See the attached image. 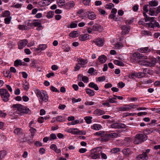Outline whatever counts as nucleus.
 Listing matches in <instances>:
<instances>
[{
  "label": "nucleus",
  "instance_id": "f257e3e1",
  "mask_svg": "<svg viewBox=\"0 0 160 160\" xmlns=\"http://www.w3.org/2000/svg\"><path fill=\"white\" fill-rule=\"evenodd\" d=\"M12 107L15 108V110H18L21 113L29 114L31 113V111L28 108L21 104L13 105Z\"/></svg>",
  "mask_w": 160,
  "mask_h": 160
},
{
  "label": "nucleus",
  "instance_id": "f03ea898",
  "mask_svg": "<svg viewBox=\"0 0 160 160\" xmlns=\"http://www.w3.org/2000/svg\"><path fill=\"white\" fill-rule=\"evenodd\" d=\"M36 95L39 98V101L40 102L42 103V101L46 102L48 101V96L45 92L43 91L42 92L40 91H38Z\"/></svg>",
  "mask_w": 160,
  "mask_h": 160
},
{
  "label": "nucleus",
  "instance_id": "7ed1b4c3",
  "mask_svg": "<svg viewBox=\"0 0 160 160\" xmlns=\"http://www.w3.org/2000/svg\"><path fill=\"white\" fill-rule=\"evenodd\" d=\"M146 136L141 133L137 134L134 138V142L136 144H138L141 143L145 139Z\"/></svg>",
  "mask_w": 160,
  "mask_h": 160
},
{
  "label": "nucleus",
  "instance_id": "20e7f679",
  "mask_svg": "<svg viewBox=\"0 0 160 160\" xmlns=\"http://www.w3.org/2000/svg\"><path fill=\"white\" fill-rule=\"evenodd\" d=\"M0 95L2 100L4 102H7L9 100L10 94L6 89H0Z\"/></svg>",
  "mask_w": 160,
  "mask_h": 160
},
{
  "label": "nucleus",
  "instance_id": "39448f33",
  "mask_svg": "<svg viewBox=\"0 0 160 160\" xmlns=\"http://www.w3.org/2000/svg\"><path fill=\"white\" fill-rule=\"evenodd\" d=\"M28 23L29 24L28 26L29 28H33V27H37L36 29L38 31L41 30L43 28L40 22H36L33 23L28 22Z\"/></svg>",
  "mask_w": 160,
  "mask_h": 160
},
{
  "label": "nucleus",
  "instance_id": "423d86ee",
  "mask_svg": "<svg viewBox=\"0 0 160 160\" xmlns=\"http://www.w3.org/2000/svg\"><path fill=\"white\" fill-rule=\"evenodd\" d=\"M144 25L147 27L154 28L155 27H160L159 24L158 22H156L155 21H151V22L144 23Z\"/></svg>",
  "mask_w": 160,
  "mask_h": 160
},
{
  "label": "nucleus",
  "instance_id": "0eeeda50",
  "mask_svg": "<svg viewBox=\"0 0 160 160\" xmlns=\"http://www.w3.org/2000/svg\"><path fill=\"white\" fill-rule=\"evenodd\" d=\"M104 41L102 38H98L93 40V42L98 47H102L103 45Z\"/></svg>",
  "mask_w": 160,
  "mask_h": 160
},
{
  "label": "nucleus",
  "instance_id": "6e6552de",
  "mask_svg": "<svg viewBox=\"0 0 160 160\" xmlns=\"http://www.w3.org/2000/svg\"><path fill=\"white\" fill-rule=\"evenodd\" d=\"M47 48V45L46 44H40L39 45L38 47L36 48H33L34 51L36 52H39L42 51L44 50Z\"/></svg>",
  "mask_w": 160,
  "mask_h": 160
},
{
  "label": "nucleus",
  "instance_id": "1a4fd4ad",
  "mask_svg": "<svg viewBox=\"0 0 160 160\" xmlns=\"http://www.w3.org/2000/svg\"><path fill=\"white\" fill-rule=\"evenodd\" d=\"M133 56L139 59H148L147 56L138 52L134 53Z\"/></svg>",
  "mask_w": 160,
  "mask_h": 160
},
{
  "label": "nucleus",
  "instance_id": "9d476101",
  "mask_svg": "<svg viewBox=\"0 0 160 160\" xmlns=\"http://www.w3.org/2000/svg\"><path fill=\"white\" fill-rule=\"evenodd\" d=\"M28 43V41L26 39L22 40L20 41L18 44V48L22 49Z\"/></svg>",
  "mask_w": 160,
  "mask_h": 160
},
{
  "label": "nucleus",
  "instance_id": "9b49d317",
  "mask_svg": "<svg viewBox=\"0 0 160 160\" xmlns=\"http://www.w3.org/2000/svg\"><path fill=\"white\" fill-rule=\"evenodd\" d=\"M111 127L112 128H125L126 126L122 123H114L111 124Z\"/></svg>",
  "mask_w": 160,
  "mask_h": 160
},
{
  "label": "nucleus",
  "instance_id": "f8f14e48",
  "mask_svg": "<svg viewBox=\"0 0 160 160\" xmlns=\"http://www.w3.org/2000/svg\"><path fill=\"white\" fill-rule=\"evenodd\" d=\"M148 5H146L144 6L143 8V10L144 12H143V14L144 16L145 17V20H152L154 19L153 18H151L150 19H149V17H148V16L146 14V12H147L148 11Z\"/></svg>",
  "mask_w": 160,
  "mask_h": 160
},
{
  "label": "nucleus",
  "instance_id": "ddd939ff",
  "mask_svg": "<svg viewBox=\"0 0 160 160\" xmlns=\"http://www.w3.org/2000/svg\"><path fill=\"white\" fill-rule=\"evenodd\" d=\"M67 132L74 134H80V131L77 128H70L67 130Z\"/></svg>",
  "mask_w": 160,
  "mask_h": 160
},
{
  "label": "nucleus",
  "instance_id": "4468645a",
  "mask_svg": "<svg viewBox=\"0 0 160 160\" xmlns=\"http://www.w3.org/2000/svg\"><path fill=\"white\" fill-rule=\"evenodd\" d=\"M121 28L122 30V34L124 35L128 34L130 30L128 26H126L125 25H123Z\"/></svg>",
  "mask_w": 160,
  "mask_h": 160
},
{
  "label": "nucleus",
  "instance_id": "2eb2a0df",
  "mask_svg": "<svg viewBox=\"0 0 160 160\" xmlns=\"http://www.w3.org/2000/svg\"><path fill=\"white\" fill-rule=\"evenodd\" d=\"M137 160H147L148 158V154L144 153L139 155L137 158Z\"/></svg>",
  "mask_w": 160,
  "mask_h": 160
},
{
  "label": "nucleus",
  "instance_id": "dca6fc26",
  "mask_svg": "<svg viewBox=\"0 0 160 160\" xmlns=\"http://www.w3.org/2000/svg\"><path fill=\"white\" fill-rule=\"evenodd\" d=\"M89 38V35L87 34H84L81 35L79 37V40L81 41H84L88 40Z\"/></svg>",
  "mask_w": 160,
  "mask_h": 160
},
{
  "label": "nucleus",
  "instance_id": "f3484780",
  "mask_svg": "<svg viewBox=\"0 0 160 160\" xmlns=\"http://www.w3.org/2000/svg\"><path fill=\"white\" fill-rule=\"evenodd\" d=\"M145 60V59H142V60H140L138 61V63L141 65L145 66L146 67L151 66V64H149L150 63H149V62Z\"/></svg>",
  "mask_w": 160,
  "mask_h": 160
},
{
  "label": "nucleus",
  "instance_id": "a211bd4d",
  "mask_svg": "<svg viewBox=\"0 0 160 160\" xmlns=\"http://www.w3.org/2000/svg\"><path fill=\"white\" fill-rule=\"evenodd\" d=\"M10 12L8 11H5L3 13L2 16L3 17H6L4 20H11L12 19L11 17L10 16Z\"/></svg>",
  "mask_w": 160,
  "mask_h": 160
},
{
  "label": "nucleus",
  "instance_id": "6ab92c4d",
  "mask_svg": "<svg viewBox=\"0 0 160 160\" xmlns=\"http://www.w3.org/2000/svg\"><path fill=\"white\" fill-rule=\"evenodd\" d=\"M139 51L142 53H147L150 52L151 49L148 47L141 48L138 49Z\"/></svg>",
  "mask_w": 160,
  "mask_h": 160
},
{
  "label": "nucleus",
  "instance_id": "aec40b11",
  "mask_svg": "<svg viewBox=\"0 0 160 160\" xmlns=\"http://www.w3.org/2000/svg\"><path fill=\"white\" fill-rule=\"evenodd\" d=\"M55 120H56L58 122H63L66 120L65 118L63 117L58 116L57 117L55 118H53L52 121V122H53Z\"/></svg>",
  "mask_w": 160,
  "mask_h": 160
},
{
  "label": "nucleus",
  "instance_id": "412c9836",
  "mask_svg": "<svg viewBox=\"0 0 160 160\" xmlns=\"http://www.w3.org/2000/svg\"><path fill=\"white\" fill-rule=\"evenodd\" d=\"M93 30L96 31L101 32L102 30V28L100 25L95 24L93 26Z\"/></svg>",
  "mask_w": 160,
  "mask_h": 160
},
{
  "label": "nucleus",
  "instance_id": "4be33fe9",
  "mask_svg": "<svg viewBox=\"0 0 160 160\" xmlns=\"http://www.w3.org/2000/svg\"><path fill=\"white\" fill-rule=\"evenodd\" d=\"M80 35V32L78 31H73L69 34L70 37L75 38L78 37Z\"/></svg>",
  "mask_w": 160,
  "mask_h": 160
},
{
  "label": "nucleus",
  "instance_id": "5701e85b",
  "mask_svg": "<svg viewBox=\"0 0 160 160\" xmlns=\"http://www.w3.org/2000/svg\"><path fill=\"white\" fill-rule=\"evenodd\" d=\"M77 61L78 64L81 65L82 67H83V66L87 63L88 62L87 59H78Z\"/></svg>",
  "mask_w": 160,
  "mask_h": 160
},
{
  "label": "nucleus",
  "instance_id": "b1692460",
  "mask_svg": "<svg viewBox=\"0 0 160 160\" xmlns=\"http://www.w3.org/2000/svg\"><path fill=\"white\" fill-rule=\"evenodd\" d=\"M51 149L53 150L57 153H60L61 152L60 149L57 148V146L54 144H52L50 147Z\"/></svg>",
  "mask_w": 160,
  "mask_h": 160
},
{
  "label": "nucleus",
  "instance_id": "393cba45",
  "mask_svg": "<svg viewBox=\"0 0 160 160\" xmlns=\"http://www.w3.org/2000/svg\"><path fill=\"white\" fill-rule=\"evenodd\" d=\"M118 111H129L128 105H125L124 107H121L117 108Z\"/></svg>",
  "mask_w": 160,
  "mask_h": 160
},
{
  "label": "nucleus",
  "instance_id": "a878e982",
  "mask_svg": "<svg viewBox=\"0 0 160 160\" xmlns=\"http://www.w3.org/2000/svg\"><path fill=\"white\" fill-rule=\"evenodd\" d=\"M88 86L90 88L94 89L96 91L99 90V88L98 85L93 82L90 83L88 84Z\"/></svg>",
  "mask_w": 160,
  "mask_h": 160
},
{
  "label": "nucleus",
  "instance_id": "bb28decb",
  "mask_svg": "<svg viewBox=\"0 0 160 160\" xmlns=\"http://www.w3.org/2000/svg\"><path fill=\"white\" fill-rule=\"evenodd\" d=\"M89 156L93 159L100 158V154L99 153H94L92 152H91V154L89 155Z\"/></svg>",
  "mask_w": 160,
  "mask_h": 160
},
{
  "label": "nucleus",
  "instance_id": "cd10ccee",
  "mask_svg": "<svg viewBox=\"0 0 160 160\" xmlns=\"http://www.w3.org/2000/svg\"><path fill=\"white\" fill-rule=\"evenodd\" d=\"M86 92L89 96H92L94 95V91L89 88L86 89Z\"/></svg>",
  "mask_w": 160,
  "mask_h": 160
},
{
  "label": "nucleus",
  "instance_id": "c85d7f7f",
  "mask_svg": "<svg viewBox=\"0 0 160 160\" xmlns=\"http://www.w3.org/2000/svg\"><path fill=\"white\" fill-rule=\"evenodd\" d=\"M93 113L95 115H101L105 114V112L104 111L100 109H97Z\"/></svg>",
  "mask_w": 160,
  "mask_h": 160
},
{
  "label": "nucleus",
  "instance_id": "c756f323",
  "mask_svg": "<svg viewBox=\"0 0 160 160\" xmlns=\"http://www.w3.org/2000/svg\"><path fill=\"white\" fill-rule=\"evenodd\" d=\"M88 12L89 13L88 16L89 19L92 20L96 19V15L94 12L90 13L89 12Z\"/></svg>",
  "mask_w": 160,
  "mask_h": 160
},
{
  "label": "nucleus",
  "instance_id": "7c9ffc66",
  "mask_svg": "<svg viewBox=\"0 0 160 160\" xmlns=\"http://www.w3.org/2000/svg\"><path fill=\"white\" fill-rule=\"evenodd\" d=\"M98 59L100 62L104 63L106 62L107 60V58L104 55H103L99 56Z\"/></svg>",
  "mask_w": 160,
  "mask_h": 160
},
{
  "label": "nucleus",
  "instance_id": "2f4dec72",
  "mask_svg": "<svg viewBox=\"0 0 160 160\" xmlns=\"http://www.w3.org/2000/svg\"><path fill=\"white\" fill-rule=\"evenodd\" d=\"M102 149L101 147H97L91 150L90 152H93L94 153H98V152L100 151Z\"/></svg>",
  "mask_w": 160,
  "mask_h": 160
},
{
  "label": "nucleus",
  "instance_id": "473e14b6",
  "mask_svg": "<svg viewBox=\"0 0 160 160\" xmlns=\"http://www.w3.org/2000/svg\"><path fill=\"white\" fill-rule=\"evenodd\" d=\"M102 126L99 124H93L92 127V128L96 130H98L101 129Z\"/></svg>",
  "mask_w": 160,
  "mask_h": 160
},
{
  "label": "nucleus",
  "instance_id": "72a5a7b5",
  "mask_svg": "<svg viewBox=\"0 0 160 160\" xmlns=\"http://www.w3.org/2000/svg\"><path fill=\"white\" fill-rule=\"evenodd\" d=\"M149 64L151 66H149V67H152L154 66L156 63V59L154 58H152L150 61H148Z\"/></svg>",
  "mask_w": 160,
  "mask_h": 160
},
{
  "label": "nucleus",
  "instance_id": "f704fd0d",
  "mask_svg": "<svg viewBox=\"0 0 160 160\" xmlns=\"http://www.w3.org/2000/svg\"><path fill=\"white\" fill-rule=\"evenodd\" d=\"M109 136H108V135H106L105 133V135L104 136H102L101 138V141L102 142H107L109 140V138L108 137Z\"/></svg>",
  "mask_w": 160,
  "mask_h": 160
},
{
  "label": "nucleus",
  "instance_id": "c9c22d12",
  "mask_svg": "<svg viewBox=\"0 0 160 160\" xmlns=\"http://www.w3.org/2000/svg\"><path fill=\"white\" fill-rule=\"evenodd\" d=\"M114 64L119 66H124V64L122 61L117 60H114Z\"/></svg>",
  "mask_w": 160,
  "mask_h": 160
},
{
  "label": "nucleus",
  "instance_id": "e433bc0d",
  "mask_svg": "<svg viewBox=\"0 0 160 160\" xmlns=\"http://www.w3.org/2000/svg\"><path fill=\"white\" fill-rule=\"evenodd\" d=\"M22 65V62L20 60H17L14 62V65L15 67H18L19 66H21Z\"/></svg>",
  "mask_w": 160,
  "mask_h": 160
},
{
  "label": "nucleus",
  "instance_id": "4c0bfd02",
  "mask_svg": "<svg viewBox=\"0 0 160 160\" xmlns=\"http://www.w3.org/2000/svg\"><path fill=\"white\" fill-rule=\"evenodd\" d=\"M28 21H27L25 23H27V25L26 26L25 25H19L18 26V28L20 30H25L26 29H27L28 28H29L28 27V25L29 24L28 23V22H28Z\"/></svg>",
  "mask_w": 160,
  "mask_h": 160
},
{
  "label": "nucleus",
  "instance_id": "58836bf2",
  "mask_svg": "<svg viewBox=\"0 0 160 160\" xmlns=\"http://www.w3.org/2000/svg\"><path fill=\"white\" fill-rule=\"evenodd\" d=\"M22 130L20 128H17L14 130V132L17 135H20L22 134Z\"/></svg>",
  "mask_w": 160,
  "mask_h": 160
},
{
  "label": "nucleus",
  "instance_id": "ea45409f",
  "mask_svg": "<svg viewBox=\"0 0 160 160\" xmlns=\"http://www.w3.org/2000/svg\"><path fill=\"white\" fill-rule=\"evenodd\" d=\"M158 2L156 0L152 1L149 2V4L151 6H156L158 5Z\"/></svg>",
  "mask_w": 160,
  "mask_h": 160
},
{
  "label": "nucleus",
  "instance_id": "a19ab883",
  "mask_svg": "<svg viewBox=\"0 0 160 160\" xmlns=\"http://www.w3.org/2000/svg\"><path fill=\"white\" fill-rule=\"evenodd\" d=\"M57 3L59 7H61L65 4L64 0H57Z\"/></svg>",
  "mask_w": 160,
  "mask_h": 160
},
{
  "label": "nucleus",
  "instance_id": "79ce46f5",
  "mask_svg": "<svg viewBox=\"0 0 160 160\" xmlns=\"http://www.w3.org/2000/svg\"><path fill=\"white\" fill-rule=\"evenodd\" d=\"M136 78H141L145 76V73L144 72H136Z\"/></svg>",
  "mask_w": 160,
  "mask_h": 160
},
{
  "label": "nucleus",
  "instance_id": "37998d69",
  "mask_svg": "<svg viewBox=\"0 0 160 160\" xmlns=\"http://www.w3.org/2000/svg\"><path fill=\"white\" fill-rule=\"evenodd\" d=\"M94 135L96 136H98L101 137L102 138V136H104L105 135V133L104 132L100 131L96 132L94 133Z\"/></svg>",
  "mask_w": 160,
  "mask_h": 160
},
{
  "label": "nucleus",
  "instance_id": "c03bdc74",
  "mask_svg": "<svg viewBox=\"0 0 160 160\" xmlns=\"http://www.w3.org/2000/svg\"><path fill=\"white\" fill-rule=\"evenodd\" d=\"M123 153L126 156H128L130 153V151L129 148L124 149L122 150Z\"/></svg>",
  "mask_w": 160,
  "mask_h": 160
},
{
  "label": "nucleus",
  "instance_id": "a18cd8bd",
  "mask_svg": "<svg viewBox=\"0 0 160 160\" xmlns=\"http://www.w3.org/2000/svg\"><path fill=\"white\" fill-rule=\"evenodd\" d=\"M52 2L51 0H43L42 3L44 6H47L49 5Z\"/></svg>",
  "mask_w": 160,
  "mask_h": 160
},
{
  "label": "nucleus",
  "instance_id": "49530a36",
  "mask_svg": "<svg viewBox=\"0 0 160 160\" xmlns=\"http://www.w3.org/2000/svg\"><path fill=\"white\" fill-rule=\"evenodd\" d=\"M6 154V152L4 150H2L0 151V160L3 158Z\"/></svg>",
  "mask_w": 160,
  "mask_h": 160
},
{
  "label": "nucleus",
  "instance_id": "de8ad7c7",
  "mask_svg": "<svg viewBox=\"0 0 160 160\" xmlns=\"http://www.w3.org/2000/svg\"><path fill=\"white\" fill-rule=\"evenodd\" d=\"M4 76L7 78H10L11 77L12 74L10 71H6L4 73Z\"/></svg>",
  "mask_w": 160,
  "mask_h": 160
},
{
  "label": "nucleus",
  "instance_id": "09e8293b",
  "mask_svg": "<svg viewBox=\"0 0 160 160\" xmlns=\"http://www.w3.org/2000/svg\"><path fill=\"white\" fill-rule=\"evenodd\" d=\"M120 150V148H114L111 149L110 152L113 153H115L119 152Z\"/></svg>",
  "mask_w": 160,
  "mask_h": 160
},
{
  "label": "nucleus",
  "instance_id": "8fccbe9b",
  "mask_svg": "<svg viewBox=\"0 0 160 160\" xmlns=\"http://www.w3.org/2000/svg\"><path fill=\"white\" fill-rule=\"evenodd\" d=\"M92 117H86L84 118V119L86 122L88 124H90L91 123V119Z\"/></svg>",
  "mask_w": 160,
  "mask_h": 160
},
{
  "label": "nucleus",
  "instance_id": "3c124183",
  "mask_svg": "<svg viewBox=\"0 0 160 160\" xmlns=\"http://www.w3.org/2000/svg\"><path fill=\"white\" fill-rule=\"evenodd\" d=\"M155 131H158V130L155 128L148 129L146 131V133L148 134H150Z\"/></svg>",
  "mask_w": 160,
  "mask_h": 160
},
{
  "label": "nucleus",
  "instance_id": "603ef678",
  "mask_svg": "<svg viewBox=\"0 0 160 160\" xmlns=\"http://www.w3.org/2000/svg\"><path fill=\"white\" fill-rule=\"evenodd\" d=\"M26 139L25 138V135L23 134H21L19 138V140L21 142H25Z\"/></svg>",
  "mask_w": 160,
  "mask_h": 160
},
{
  "label": "nucleus",
  "instance_id": "864d4df0",
  "mask_svg": "<svg viewBox=\"0 0 160 160\" xmlns=\"http://www.w3.org/2000/svg\"><path fill=\"white\" fill-rule=\"evenodd\" d=\"M50 89L53 92H59V91L57 88L53 86H51L50 87Z\"/></svg>",
  "mask_w": 160,
  "mask_h": 160
},
{
  "label": "nucleus",
  "instance_id": "5fc2aeb1",
  "mask_svg": "<svg viewBox=\"0 0 160 160\" xmlns=\"http://www.w3.org/2000/svg\"><path fill=\"white\" fill-rule=\"evenodd\" d=\"M118 134L117 133H113L108 135L109 137L112 138H116L118 137Z\"/></svg>",
  "mask_w": 160,
  "mask_h": 160
},
{
  "label": "nucleus",
  "instance_id": "6e6d98bb",
  "mask_svg": "<svg viewBox=\"0 0 160 160\" xmlns=\"http://www.w3.org/2000/svg\"><path fill=\"white\" fill-rule=\"evenodd\" d=\"M122 44L120 42H118L115 44V49H119L121 47H122Z\"/></svg>",
  "mask_w": 160,
  "mask_h": 160
},
{
  "label": "nucleus",
  "instance_id": "4d7b16f0",
  "mask_svg": "<svg viewBox=\"0 0 160 160\" xmlns=\"http://www.w3.org/2000/svg\"><path fill=\"white\" fill-rule=\"evenodd\" d=\"M31 132V135L32 136H34V133L36 132V129L33 128H31V129L30 130Z\"/></svg>",
  "mask_w": 160,
  "mask_h": 160
},
{
  "label": "nucleus",
  "instance_id": "13d9d810",
  "mask_svg": "<svg viewBox=\"0 0 160 160\" xmlns=\"http://www.w3.org/2000/svg\"><path fill=\"white\" fill-rule=\"evenodd\" d=\"M128 106L130 110L131 109H134L137 108L138 106V105L136 104H129L128 105Z\"/></svg>",
  "mask_w": 160,
  "mask_h": 160
},
{
  "label": "nucleus",
  "instance_id": "bf43d9fd",
  "mask_svg": "<svg viewBox=\"0 0 160 160\" xmlns=\"http://www.w3.org/2000/svg\"><path fill=\"white\" fill-rule=\"evenodd\" d=\"M128 77L132 79H134L135 78H137L136 72L132 73L131 74L129 75Z\"/></svg>",
  "mask_w": 160,
  "mask_h": 160
},
{
  "label": "nucleus",
  "instance_id": "052dcab7",
  "mask_svg": "<svg viewBox=\"0 0 160 160\" xmlns=\"http://www.w3.org/2000/svg\"><path fill=\"white\" fill-rule=\"evenodd\" d=\"M149 14L151 15H153L154 14H155V13H156L155 10L154 9L152 8H150L149 10Z\"/></svg>",
  "mask_w": 160,
  "mask_h": 160
},
{
  "label": "nucleus",
  "instance_id": "680f3d73",
  "mask_svg": "<svg viewBox=\"0 0 160 160\" xmlns=\"http://www.w3.org/2000/svg\"><path fill=\"white\" fill-rule=\"evenodd\" d=\"M53 15L52 12H48L47 15V17L48 18H51L53 17Z\"/></svg>",
  "mask_w": 160,
  "mask_h": 160
},
{
  "label": "nucleus",
  "instance_id": "e2e57ef3",
  "mask_svg": "<svg viewBox=\"0 0 160 160\" xmlns=\"http://www.w3.org/2000/svg\"><path fill=\"white\" fill-rule=\"evenodd\" d=\"M100 153L102 159H106L107 158V157L106 155L103 153L102 151Z\"/></svg>",
  "mask_w": 160,
  "mask_h": 160
},
{
  "label": "nucleus",
  "instance_id": "0e129e2a",
  "mask_svg": "<svg viewBox=\"0 0 160 160\" xmlns=\"http://www.w3.org/2000/svg\"><path fill=\"white\" fill-rule=\"evenodd\" d=\"M72 101L73 103L77 102H80L81 99L80 98H79L77 99H75V98H72Z\"/></svg>",
  "mask_w": 160,
  "mask_h": 160
},
{
  "label": "nucleus",
  "instance_id": "69168bd1",
  "mask_svg": "<svg viewBox=\"0 0 160 160\" xmlns=\"http://www.w3.org/2000/svg\"><path fill=\"white\" fill-rule=\"evenodd\" d=\"M82 81L84 82H88V78L87 76H83Z\"/></svg>",
  "mask_w": 160,
  "mask_h": 160
},
{
  "label": "nucleus",
  "instance_id": "338daca9",
  "mask_svg": "<svg viewBox=\"0 0 160 160\" xmlns=\"http://www.w3.org/2000/svg\"><path fill=\"white\" fill-rule=\"evenodd\" d=\"M98 81L99 82H101L104 81L105 80V76H102L99 77L98 78Z\"/></svg>",
  "mask_w": 160,
  "mask_h": 160
},
{
  "label": "nucleus",
  "instance_id": "774afa93",
  "mask_svg": "<svg viewBox=\"0 0 160 160\" xmlns=\"http://www.w3.org/2000/svg\"><path fill=\"white\" fill-rule=\"evenodd\" d=\"M79 65V64L78 63H78L76 64V65L75 67L74 68H75V69L74 70V71H78L80 69L81 67Z\"/></svg>",
  "mask_w": 160,
  "mask_h": 160
}]
</instances>
